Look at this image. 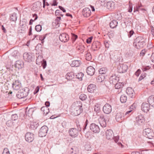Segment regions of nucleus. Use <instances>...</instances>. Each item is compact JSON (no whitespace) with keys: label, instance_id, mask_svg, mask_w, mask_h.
I'll return each instance as SVG.
<instances>
[{"label":"nucleus","instance_id":"obj_1","mask_svg":"<svg viewBox=\"0 0 154 154\" xmlns=\"http://www.w3.org/2000/svg\"><path fill=\"white\" fill-rule=\"evenodd\" d=\"M83 111L82 104L78 102L73 103L71 106V114L74 116H77L81 114Z\"/></svg>","mask_w":154,"mask_h":154},{"label":"nucleus","instance_id":"obj_2","mask_svg":"<svg viewBox=\"0 0 154 154\" xmlns=\"http://www.w3.org/2000/svg\"><path fill=\"white\" fill-rule=\"evenodd\" d=\"M143 134L146 137L149 139H151L154 137V133L149 128H147L144 129L143 131Z\"/></svg>","mask_w":154,"mask_h":154},{"label":"nucleus","instance_id":"obj_3","mask_svg":"<svg viewBox=\"0 0 154 154\" xmlns=\"http://www.w3.org/2000/svg\"><path fill=\"white\" fill-rule=\"evenodd\" d=\"M48 128L46 125L42 126L40 129L38 133L39 137H42L45 136L48 131Z\"/></svg>","mask_w":154,"mask_h":154},{"label":"nucleus","instance_id":"obj_4","mask_svg":"<svg viewBox=\"0 0 154 154\" xmlns=\"http://www.w3.org/2000/svg\"><path fill=\"white\" fill-rule=\"evenodd\" d=\"M145 45V42L143 41L140 42L139 39H135L133 43L134 46L137 49L142 48Z\"/></svg>","mask_w":154,"mask_h":154},{"label":"nucleus","instance_id":"obj_5","mask_svg":"<svg viewBox=\"0 0 154 154\" xmlns=\"http://www.w3.org/2000/svg\"><path fill=\"white\" fill-rule=\"evenodd\" d=\"M119 80V77L115 73L112 74L109 78V82L110 83L113 85L118 82Z\"/></svg>","mask_w":154,"mask_h":154},{"label":"nucleus","instance_id":"obj_6","mask_svg":"<svg viewBox=\"0 0 154 154\" xmlns=\"http://www.w3.org/2000/svg\"><path fill=\"white\" fill-rule=\"evenodd\" d=\"M29 91V89L25 88L20 90V99L26 97L28 95Z\"/></svg>","mask_w":154,"mask_h":154},{"label":"nucleus","instance_id":"obj_7","mask_svg":"<svg viewBox=\"0 0 154 154\" xmlns=\"http://www.w3.org/2000/svg\"><path fill=\"white\" fill-rule=\"evenodd\" d=\"M90 128L92 132L95 133H98L100 131L99 126L94 123H92L90 125Z\"/></svg>","mask_w":154,"mask_h":154},{"label":"nucleus","instance_id":"obj_8","mask_svg":"<svg viewBox=\"0 0 154 154\" xmlns=\"http://www.w3.org/2000/svg\"><path fill=\"white\" fill-rule=\"evenodd\" d=\"M119 72L120 73H123L126 72L128 69V66L125 64H121L118 66Z\"/></svg>","mask_w":154,"mask_h":154},{"label":"nucleus","instance_id":"obj_9","mask_svg":"<svg viewBox=\"0 0 154 154\" xmlns=\"http://www.w3.org/2000/svg\"><path fill=\"white\" fill-rule=\"evenodd\" d=\"M25 140L28 142H31L34 139V134L28 132L25 134Z\"/></svg>","mask_w":154,"mask_h":154},{"label":"nucleus","instance_id":"obj_10","mask_svg":"<svg viewBox=\"0 0 154 154\" xmlns=\"http://www.w3.org/2000/svg\"><path fill=\"white\" fill-rule=\"evenodd\" d=\"M69 135L72 137H75L78 135V131L75 128H70L69 130Z\"/></svg>","mask_w":154,"mask_h":154},{"label":"nucleus","instance_id":"obj_11","mask_svg":"<svg viewBox=\"0 0 154 154\" xmlns=\"http://www.w3.org/2000/svg\"><path fill=\"white\" fill-rule=\"evenodd\" d=\"M103 110L104 113L109 114L112 111L111 106L109 104H106L103 107Z\"/></svg>","mask_w":154,"mask_h":154},{"label":"nucleus","instance_id":"obj_12","mask_svg":"<svg viewBox=\"0 0 154 154\" xmlns=\"http://www.w3.org/2000/svg\"><path fill=\"white\" fill-rule=\"evenodd\" d=\"M106 118V116H101L99 119V123L102 127H105L106 126V121L107 119Z\"/></svg>","mask_w":154,"mask_h":154},{"label":"nucleus","instance_id":"obj_13","mask_svg":"<svg viewBox=\"0 0 154 154\" xmlns=\"http://www.w3.org/2000/svg\"><path fill=\"white\" fill-rule=\"evenodd\" d=\"M106 6L107 9L112 11L114 10L115 7V2L112 1L107 2L106 4Z\"/></svg>","mask_w":154,"mask_h":154},{"label":"nucleus","instance_id":"obj_14","mask_svg":"<svg viewBox=\"0 0 154 154\" xmlns=\"http://www.w3.org/2000/svg\"><path fill=\"white\" fill-rule=\"evenodd\" d=\"M144 121V118L142 115H140L136 118V122L139 125H142Z\"/></svg>","mask_w":154,"mask_h":154},{"label":"nucleus","instance_id":"obj_15","mask_svg":"<svg viewBox=\"0 0 154 154\" xmlns=\"http://www.w3.org/2000/svg\"><path fill=\"white\" fill-rule=\"evenodd\" d=\"M82 14L85 17H88L91 14V11L88 8H85L82 11Z\"/></svg>","mask_w":154,"mask_h":154},{"label":"nucleus","instance_id":"obj_16","mask_svg":"<svg viewBox=\"0 0 154 154\" xmlns=\"http://www.w3.org/2000/svg\"><path fill=\"white\" fill-rule=\"evenodd\" d=\"M150 105L146 102L143 103L141 106L142 110L144 112H147L149 109Z\"/></svg>","mask_w":154,"mask_h":154},{"label":"nucleus","instance_id":"obj_17","mask_svg":"<svg viewBox=\"0 0 154 154\" xmlns=\"http://www.w3.org/2000/svg\"><path fill=\"white\" fill-rule=\"evenodd\" d=\"M106 138L108 140H111L113 139V133L112 130L109 129L106 131Z\"/></svg>","mask_w":154,"mask_h":154},{"label":"nucleus","instance_id":"obj_18","mask_svg":"<svg viewBox=\"0 0 154 154\" xmlns=\"http://www.w3.org/2000/svg\"><path fill=\"white\" fill-rule=\"evenodd\" d=\"M23 57L25 60L28 62L32 61V57L30 53H25L23 54Z\"/></svg>","mask_w":154,"mask_h":154},{"label":"nucleus","instance_id":"obj_19","mask_svg":"<svg viewBox=\"0 0 154 154\" xmlns=\"http://www.w3.org/2000/svg\"><path fill=\"white\" fill-rule=\"evenodd\" d=\"M126 93L131 97L133 98L134 97V91L131 88H128L126 90Z\"/></svg>","mask_w":154,"mask_h":154},{"label":"nucleus","instance_id":"obj_20","mask_svg":"<svg viewBox=\"0 0 154 154\" xmlns=\"http://www.w3.org/2000/svg\"><path fill=\"white\" fill-rule=\"evenodd\" d=\"M86 72L88 75H93L95 72V69L92 66H89L87 69Z\"/></svg>","mask_w":154,"mask_h":154},{"label":"nucleus","instance_id":"obj_21","mask_svg":"<svg viewBox=\"0 0 154 154\" xmlns=\"http://www.w3.org/2000/svg\"><path fill=\"white\" fill-rule=\"evenodd\" d=\"M124 117L121 113H118L116 115V120L118 122H121L124 119Z\"/></svg>","mask_w":154,"mask_h":154},{"label":"nucleus","instance_id":"obj_22","mask_svg":"<svg viewBox=\"0 0 154 154\" xmlns=\"http://www.w3.org/2000/svg\"><path fill=\"white\" fill-rule=\"evenodd\" d=\"M52 35V33H47L46 34L41 35H35L34 38H35L38 37L39 38H45L46 37L49 38L50 37H51Z\"/></svg>","mask_w":154,"mask_h":154},{"label":"nucleus","instance_id":"obj_23","mask_svg":"<svg viewBox=\"0 0 154 154\" xmlns=\"http://www.w3.org/2000/svg\"><path fill=\"white\" fill-rule=\"evenodd\" d=\"M96 88V86L94 84H91L88 85L87 88L88 91L90 93L94 92Z\"/></svg>","mask_w":154,"mask_h":154},{"label":"nucleus","instance_id":"obj_24","mask_svg":"<svg viewBox=\"0 0 154 154\" xmlns=\"http://www.w3.org/2000/svg\"><path fill=\"white\" fill-rule=\"evenodd\" d=\"M75 77L74 73L73 72H68L66 75V79L68 80H71Z\"/></svg>","mask_w":154,"mask_h":154},{"label":"nucleus","instance_id":"obj_25","mask_svg":"<svg viewBox=\"0 0 154 154\" xmlns=\"http://www.w3.org/2000/svg\"><path fill=\"white\" fill-rule=\"evenodd\" d=\"M148 103L152 106L154 107V95L149 96L148 99Z\"/></svg>","mask_w":154,"mask_h":154},{"label":"nucleus","instance_id":"obj_26","mask_svg":"<svg viewBox=\"0 0 154 154\" xmlns=\"http://www.w3.org/2000/svg\"><path fill=\"white\" fill-rule=\"evenodd\" d=\"M81 63V62L79 60H74L72 61L71 66L72 67H77L80 66Z\"/></svg>","mask_w":154,"mask_h":154},{"label":"nucleus","instance_id":"obj_27","mask_svg":"<svg viewBox=\"0 0 154 154\" xmlns=\"http://www.w3.org/2000/svg\"><path fill=\"white\" fill-rule=\"evenodd\" d=\"M33 7L35 8L36 10H39L42 7V3L40 2H37L34 3Z\"/></svg>","mask_w":154,"mask_h":154},{"label":"nucleus","instance_id":"obj_28","mask_svg":"<svg viewBox=\"0 0 154 154\" xmlns=\"http://www.w3.org/2000/svg\"><path fill=\"white\" fill-rule=\"evenodd\" d=\"M12 87L14 90L17 91L19 89V83L18 80H16L15 82L13 83Z\"/></svg>","mask_w":154,"mask_h":154},{"label":"nucleus","instance_id":"obj_29","mask_svg":"<svg viewBox=\"0 0 154 154\" xmlns=\"http://www.w3.org/2000/svg\"><path fill=\"white\" fill-rule=\"evenodd\" d=\"M118 22L115 20H112L109 23L110 27L111 28L114 29L116 28L117 26Z\"/></svg>","mask_w":154,"mask_h":154},{"label":"nucleus","instance_id":"obj_30","mask_svg":"<svg viewBox=\"0 0 154 154\" xmlns=\"http://www.w3.org/2000/svg\"><path fill=\"white\" fill-rule=\"evenodd\" d=\"M78 150V148L75 146H73L69 150V154H76Z\"/></svg>","mask_w":154,"mask_h":154},{"label":"nucleus","instance_id":"obj_31","mask_svg":"<svg viewBox=\"0 0 154 154\" xmlns=\"http://www.w3.org/2000/svg\"><path fill=\"white\" fill-rule=\"evenodd\" d=\"M41 110L45 116L49 112V109L46 106H43L41 108Z\"/></svg>","mask_w":154,"mask_h":154},{"label":"nucleus","instance_id":"obj_32","mask_svg":"<svg viewBox=\"0 0 154 154\" xmlns=\"http://www.w3.org/2000/svg\"><path fill=\"white\" fill-rule=\"evenodd\" d=\"M107 71V69L106 68L103 67L99 69V74L101 75H103L105 76V74Z\"/></svg>","mask_w":154,"mask_h":154},{"label":"nucleus","instance_id":"obj_33","mask_svg":"<svg viewBox=\"0 0 154 154\" xmlns=\"http://www.w3.org/2000/svg\"><path fill=\"white\" fill-rule=\"evenodd\" d=\"M38 126V124L36 122H32L30 124V128L32 129H35L37 128Z\"/></svg>","mask_w":154,"mask_h":154},{"label":"nucleus","instance_id":"obj_34","mask_svg":"<svg viewBox=\"0 0 154 154\" xmlns=\"http://www.w3.org/2000/svg\"><path fill=\"white\" fill-rule=\"evenodd\" d=\"M83 73L81 72H79L75 75V77L76 78L79 79L80 80H82V78L83 76Z\"/></svg>","mask_w":154,"mask_h":154},{"label":"nucleus","instance_id":"obj_35","mask_svg":"<svg viewBox=\"0 0 154 154\" xmlns=\"http://www.w3.org/2000/svg\"><path fill=\"white\" fill-rule=\"evenodd\" d=\"M105 79V75L100 74L97 78L98 82H102Z\"/></svg>","mask_w":154,"mask_h":154},{"label":"nucleus","instance_id":"obj_36","mask_svg":"<svg viewBox=\"0 0 154 154\" xmlns=\"http://www.w3.org/2000/svg\"><path fill=\"white\" fill-rule=\"evenodd\" d=\"M142 7V5L141 4L140 5L138 4L136 5L135 7H134V12H135L136 11L139 12V11L140 10H143V9H141L140 8Z\"/></svg>","mask_w":154,"mask_h":154},{"label":"nucleus","instance_id":"obj_37","mask_svg":"<svg viewBox=\"0 0 154 154\" xmlns=\"http://www.w3.org/2000/svg\"><path fill=\"white\" fill-rule=\"evenodd\" d=\"M69 38V35L66 33H62L59 35V38Z\"/></svg>","mask_w":154,"mask_h":154},{"label":"nucleus","instance_id":"obj_38","mask_svg":"<svg viewBox=\"0 0 154 154\" xmlns=\"http://www.w3.org/2000/svg\"><path fill=\"white\" fill-rule=\"evenodd\" d=\"M94 110L97 112H99L100 110V105L98 103L95 104L94 106Z\"/></svg>","mask_w":154,"mask_h":154},{"label":"nucleus","instance_id":"obj_39","mask_svg":"<svg viewBox=\"0 0 154 154\" xmlns=\"http://www.w3.org/2000/svg\"><path fill=\"white\" fill-rule=\"evenodd\" d=\"M44 60L42 59V56H38L36 60V63L37 64H40V63H42Z\"/></svg>","mask_w":154,"mask_h":154},{"label":"nucleus","instance_id":"obj_40","mask_svg":"<svg viewBox=\"0 0 154 154\" xmlns=\"http://www.w3.org/2000/svg\"><path fill=\"white\" fill-rule=\"evenodd\" d=\"M127 100V97L125 95H122L120 98V100L122 103H125Z\"/></svg>","mask_w":154,"mask_h":154},{"label":"nucleus","instance_id":"obj_41","mask_svg":"<svg viewBox=\"0 0 154 154\" xmlns=\"http://www.w3.org/2000/svg\"><path fill=\"white\" fill-rule=\"evenodd\" d=\"M151 69L149 66H142V69L143 72L147 71Z\"/></svg>","mask_w":154,"mask_h":154},{"label":"nucleus","instance_id":"obj_42","mask_svg":"<svg viewBox=\"0 0 154 154\" xmlns=\"http://www.w3.org/2000/svg\"><path fill=\"white\" fill-rule=\"evenodd\" d=\"M10 19L12 21H15L17 20V17L15 13H14L10 16Z\"/></svg>","mask_w":154,"mask_h":154},{"label":"nucleus","instance_id":"obj_43","mask_svg":"<svg viewBox=\"0 0 154 154\" xmlns=\"http://www.w3.org/2000/svg\"><path fill=\"white\" fill-rule=\"evenodd\" d=\"M115 85V87L116 89H119L120 88L122 87V85L121 82L118 83L117 82Z\"/></svg>","mask_w":154,"mask_h":154},{"label":"nucleus","instance_id":"obj_44","mask_svg":"<svg viewBox=\"0 0 154 154\" xmlns=\"http://www.w3.org/2000/svg\"><path fill=\"white\" fill-rule=\"evenodd\" d=\"M79 97L81 100L83 101L85 100L87 98V96L85 94H82L80 95Z\"/></svg>","mask_w":154,"mask_h":154},{"label":"nucleus","instance_id":"obj_45","mask_svg":"<svg viewBox=\"0 0 154 154\" xmlns=\"http://www.w3.org/2000/svg\"><path fill=\"white\" fill-rule=\"evenodd\" d=\"M35 30L37 32H40L42 29V26L40 24L37 25L35 28Z\"/></svg>","mask_w":154,"mask_h":154},{"label":"nucleus","instance_id":"obj_46","mask_svg":"<svg viewBox=\"0 0 154 154\" xmlns=\"http://www.w3.org/2000/svg\"><path fill=\"white\" fill-rule=\"evenodd\" d=\"M6 125L8 127H11L13 125V122L11 120H8L6 122Z\"/></svg>","mask_w":154,"mask_h":154},{"label":"nucleus","instance_id":"obj_47","mask_svg":"<svg viewBox=\"0 0 154 154\" xmlns=\"http://www.w3.org/2000/svg\"><path fill=\"white\" fill-rule=\"evenodd\" d=\"M115 51H110L109 53V57L110 59L113 58L115 56Z\"/></svg>","mask_w":154,"mask_h":154},{"label":"nucleus","instance_id":"obj_48","mask_svg":"<svg viewBox=\"0 0 154 154\" xmlns=\"http://www.w3.org/2000/svg\"><path fill=\"white\" fill-rule=\"evenodd\" d=\"M115 18L118 20H120L122 19V16L121 13L116 14L115 15Z\"/></svg>","mask_w":154,"mask_h":154},{"label":"nucleus","instance_id":"obj_49","mask_svg":"<svg viewBox=\"0 0 154 154\" xmlns=\"http://www.w3.org/2000/svg\"><path fill=\"white\" fill-rule=\"evenodd\" d=\"M84 47L83 46H79L77 47V50L79 51V52L82 53L83 51Z\"/></svg>","mask_w":154,"mask_h":154},{"label":"nucleus","instance_id":"obj_50","mask_svg":"<svg viewBox=\"0 0 154 154\" xmlns=\"http://www.w3.org/2000/svg\"><path fill=\"white\" fill-rule=\"evenodd\" d=\"M53 2H50V4L51 6H56L57 5L58 3L57 0H53Z\"/></svg>","mask_w":154,"mask_h":154},{"label":"nucleus","instance_id":"obj_51","mask_svg":"<svg viewBox=\"0 0 154 154\" xmlns=\"http://www.w3.org/2000/svg\"><path fill=\"white\" fill-rule=\"evenodd\" d=\"M62 12L60 10H57L55 12V14L56 16H63V15L61 14Z\"/></svg>","mask_w":154,"mask_h":154},{"label":"nucleus","instance_id":"obj_52","mask_svg":"<svg viewBox=\"0 0 154 154\" xmlns=\"http://www.w3.org/2000/svg\"><path fill=\"white\" fill-rule=\"evenodd\" d=\"M86 59L88 60H90L91 59V56L90 53H88L86 55Z\"/></svg>","mask_w":154,"mask_h":154},{"label":"nucleus","instance_id":"obj_53","mask_svg":"<svg viewBox=\"0 0 154 154\" xmlns=\"http://www.w3.org/2000/svg\"><path fill=\"white\" fill-rule=\"evenodd\" d=\"M61 20V17H57L55 20V23L56 25L59 24L60 21Z\"/></svg>","mask_w":154,"mask_h":154},{"label":"nucleus","instance_id":"obj_54","mask_svg":"<svg viewBox=\"0 0 154 154\" xmlns=\"http://www.w3.org/2000/svg\"><path fill=\"white\" fill-rule=\"evenodd\" d=\"M18 118V116L16 114L12 115L11 116V118L12 120H17Z\"/></svg>","mask_w":154,"mask_h":154},{"label":"nucleus","instance_id":"obj_55","mask_svg":"<svg viewBox=\"0 0 154 154\" xmlns=\"http://www.w3.org/2000/svg\"><path fill=\"white\" fill-rule=\"evenodd\" d=\"M41 63L42 66L43 68L44 69H45L47 65L46 61L44 60Z\"/></svg>","mask_w":154,"mask_h":154},{"label":"nucleus","instance_id":"obj_56","mask_svg":"<svg viewBox=\"0 0 154 154\" xmlns=\"http://www.w3.org/2000/svg\"><path fill=\"white\" fill-rule=\"evenodd\" d=\"M2 154H10V152L7 148L4 149Z\"/></svg>","mask_w":154,"mask_h":154},{"label":"nucleus","instance_id":"obj_57","mask_svg":"<svg viewBox=\"0 0 154 154\" xmlns=\"http://www.w3.org/2000/svg\"><path fill=\"white\" fill-rule=\"evenodd\" d=\"M146 76L145 73L142 74L138 79V81H141L142 79L146 77Z\"/></svg>","mask_w":154,"mask_h":154},{"label":"nucleus","instance_id":"obj_58","mask_svg":"<svg viewBox=\"0 0 154 154\" xmlns=\"http://www.w3.org/2000/svg\"><path fill=\"white\" fill-rule=\"evenodd\" d=\"M109 41L106 40L104 41V43L106 48H108L109 46Z\"/></svg>","mask_w":154,"mask_h":154},{"label":"nucleus","instance_id":"obj_59","mask_svg":"<svg viewBox=\"0 0 154 154\" xmlns=\"http://www.w3.org/2000/svg\"><path fill=\"white\" fill-rule=\"evenodd\" d=\"M132 110H130L126 112L125 114V117L127 118L130 115V113L131 112Z\"/></svg>","mask_w":154,"mask_h":154},{"label":"nucleus","instance_id":"obj_60","mask_svg":"<svg viewBox=\"0 0 154 154\" xmlns=\"http://www.w3.org/2000/svg\"><path fill=\"white\" fill-rule=\"evenodd\" d=\"M21 116H22L23 117H24L25 115V114L26 112V109L25 108L22 109L21 110Z\"/></svg>","mask_w":154,"mask_h":154},{"label":"nucleus","instance_id":"obj_61","mask_svg":"<svg viewBox=\"0 0 154 154\" xmlns=\"http://www.w3.org/2000/svg\"><path fill=\"white\" fill-rule=\"evenodd\" d=\"M146 50L145 49H144L141 51L140 54V56H143L144 55L145 53L146 52Z\"/></svg>","mask_w":154,"mask_h":154},{"label":"nucleus","instance_id":"obj_62","mask_svg":"<svg viewBox=\"0 0 154 154\" xmlns=\"http://www.w3.org/2000/svg\"><path fill=\"white\" fill-rule=\"evenodd\" d=\"M88 120L87 119L82 129L83 131L86 129V127L88 125Z\"/></svg>","mask_w":154,"mask_h":154},{"label":"nucleus","instance_id":"obj_63","mask_svg":"<svg viewBox=\"0 0 154 154\" xmlns=\"http://www.w3.org/2000/svg\"><path fill=\"white\" fill-rule=\"evenodd\" d=\"M134 34H135L134 33L133 30H131L129 32L128 35V37L129 38H130L131 36Z\"/></svg>","mask_w":154,"mask_h":154},{"label":"nucleus","instance_id":"obj_64","mask_svg":"<svg viewBox=\"0 0 154 154\" xmlns=\"http://www.w3.org/2000/svg\"><path fill=\"white\" fill-rule=\"evenodd\" d=\"M14 66L15 68H17L19 69V61H17L15 63Z\"/></svg>","mask_w":154,"mask_h":154}]
</instances>
